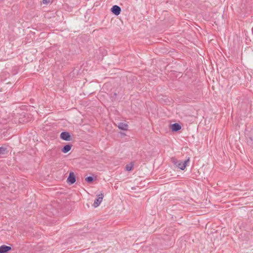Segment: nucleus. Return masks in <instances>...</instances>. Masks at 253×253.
<instances>
[{"instance_id": "obj_4", "label": "nucleus", "mask_w": 253, "mask_h": 253, "mask_svg": "<svg viewBox=\"0 0 253 253\" xmlns=\"http://www.w3.org/2000/svg\"><path fill=\"white\" fill-rule=\"evenodd\" d=\"M67 182L70 184H73L76 182V176L73 172L71 171L69 173Z\"/></svg>"}, {"instance_id": "obj_7", "label": "nucleus", "mask_w": 253, "mask_h": 253, "mask_svg": "<svg viewBox=\"0 0 253 253\" xmlns=\"http://www.w3.org/2000/svg\"><path fill=\"white\" fill-rule=\"evenodd\" d=\"M170 128L172 131L176 132L181 128V126L179 124L174 123L171 125Z\"/></svg>"}, {"instance_id": "obj_3", "label": "nucleus", "mask_w": 253, "mask_h": 253, "mask_svg": "<svg viewBox=\"0 0 253 253\" xmlns=\"http://www.w3.org/2000/svg\"><path fill=\"white\" fill-rule=\"evenodd\" d=\"M60 138L64 140L70 141L71 140V136L69 132L64 131L61 133Z\"/></svg>"}, {"instance_id": "obj_9", "label": "nucleus", "mask_w": 253, "mask_h": 253, "mask_svg": "<svg viewBox=\"0 0 253 253\" xmlns=\"http://www.w3.org/2000/svg\"><path fill=\"white\" fill-rule=\"evenodd\" d=\"M118 127L122 130H126L127 129L128 125L124 123H120L118 125Z\"/></svg>"}, {"instance_id": "obj_10", "label": "nucleus", "mask_w": 253, "mask_h": 253, "mask_svg": "<svg viewBox=\"0 0 253 253\" xmlns=\"http://www.w3.org/2000/svg\"><path fill=\"white\" fill-rule=\"evenodd\" d=\"M8 151L6 148L4 147H0V155H5L7 154Z\"/></svg>"}, {"instance_id": "obj_13", "label": "nucleus", "mask_w": 253, "mask_h": 253, "mask_svg": "<svg viewBox=\"0 0 253 253\" xmlns=\"http://www.w3.org/2000/svg\"><path fill=\"white\" fill-rule=\"evenodd\" d=\"M50 2V0H42V3L43 4H47Z\"/></svg>"}, {"instance_id": "obj_8", "label": "nucleus", "mask_w": 253, "mask_h": 253, "mask_svg": "<svg viewBox=\"0 0 253 253\" xmlns=\"http://www.w3.org/2000/svg\"><path fill=\"white\" fill-rule=\"evenodd\" d=\"M72 147V145L71 144H68L66 145H65L62 149V151L64 153H66L68 152L71 149Z\"/></svg>"}, {"instance_id": "obj_12", "label": "nucleus", "mask_w": 253, "mask_h": 253, "mask_svg": "<svg viewBox=\"0 0 253 253\" xmlns=\"http://www.w3.org/2000/svg\"><path fill=\"white\" fill-rule=\"evenodd\" d=\"M85 181L88 183H91L93 181V178L92 176H88L85 178Z\"/></svg>"}, {"instance_id": "obj_2", "label": "nucleus", "mask_w": 253, "mask_h": 253, "mask_svg": "<svg viewBox=\"0 0 253 253\" xmlns=\"http://www.w3.org/2000/svg\"><path fill=\"white\" fill-rule=\"evenodd\" d=\"M98 198L96 199L94 201V202L93 203V206L95 208L97 207L100 205V204L101 203L103 198L104 197V195L102 193H101L100 194H99L97 195Z\"/></svg>"}, {"instance_id": "obj_6", "label": "nucleus", "mask_w": 253, "mask_h": 253, "mask_svg": "<svg viewBox=\"0 0 253 253\" xmlns=\"http://www.w3.org/2000/svg\"><path fill=\"white\" fill-rule=\"evenodd\" d=\"M11 250V247L6 245H2L0 247V253H6Z\"/></svg>"}, {"instance_id": "obj_5", "label": "nucleus", "mask_w": 253, "mask_h": 253, "mask_svg": "<svg viewBox=\"0 0 253 253\" xmlns=\"http://www.w3.org/2000/svg\"><path fill=\"white\" fill-rule=\"evenodd\" d=\"M111 12L116 15H118L121 11V7L117 5H113L111 9Z\"/></svg>"}, {"instance_id": "obj_1", "label": "nucleus", "mask_w": 253, "mask_h": 253, "mask_svg": "<svg viewBox=\"0 0 253 253\" xmlns=\"http://www.w3.org/2000/svg\"><path fill=\"white\" fill-rule=\"evenodd\" d=\"M190 161V158H188V159L184 161H182L180 160H177L176 159L174 158H171V162L177 168H179L181 170H184L187 164Z\"/></svg>"}, {"instance_id": "obj_11", "label": "nucleus", "mask_w": 253, "mask_h": 253, "mask_svg": "<svg viewBox=\"0 0 253 253\" xmlns=\"http://www.w3.org/2000/svg\"><path fill=\"white\" fill-rule=\"evenodd\" d=\"M133 165L132 163L128 164V165H126V170L127 171L131 170L132 169V168L133 167Z\"/></svg>"}]
</instances>
